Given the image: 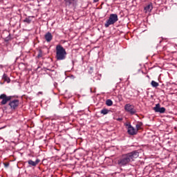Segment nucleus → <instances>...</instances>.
<instances>
[{"instance_id": "f257e3e1", "label": "nucleus", "mask_w": 177, "mask_h": 177, "mask_svg": "<svg viewBox=\"0 0 177 177\" xmlns=\"http://www.w3.org/2000/svg\"><path fill=\"white\" fill-rule=\"evenodd\" d=\"M139 157V152L138 151H133L128 153H125L122 155L120 159L118 160V165L119 167H125L129 164V162H132V161H135L136 158Z\"/></svg>"}, {"instance_id": "f03ea898", "label": "nucleus", "mask_w": 177, "mask_h": 177, "mask_svg": "<svg viewBox=\"0 0 177 177\" xmlns=\"http://www.w3.org/2000/svg\"><path fill=\"white\" fill-rule=\"evenodd\" d=\"M56 56L55 59L57 60H64L67 57V52L64 46L60 44L56 46Z\"/></svg>"}, {"instance_id": "7ed1b4c3", "label": "nucleus", "mask_w": 177, "mask_h": 177, "mask_svg": "<svg viewBox=\"0 0 177 177\" xmlns=\"http://www.w3.org/2000/svg\"><path fill=\"white\" fill-rule=\"evenodd\" d=\"M117 21H118V15H117V14H111L109 19L104 24V27L107 28L110 27V26H112V24L117 23Z\"/></svg>"}, {"instance_id": "20e7f679", "label": "nucleus", "mask_w": 177, "mask_h": 177, "mask_svg": "<svg viewBox=\"0 0 177 177\" xmlns=\"http://www.w3.org/2000/svg\"><path fill=\"white\" fill-rule=\"evenodd\" d=\"M124 110L127 111V113H129L131 114V115H133V114H136V109H135V106L131 104H127L124 106Z\"/></svg>"}, {"instance_id": "39448f33", "label": "nucleus", "mask_w": 177, "mask_h": 177, "mask_svg": "<svg viewBox=\"0 0 177 177\" xmlns=\"http://www.w3.org/2000/svg\"><path fill=\"white\" fill-rule=\"evenodd\" d=\"M0 99L1 100V104L3 106L12 100V96H8L6 94H1L0 95Z\"/></svg>"}, {"instance_id": "423d86ee", "label": "nucleus", "mask_w": 177, "mask_h": 177, "mask_svg": "<svg viewBox=\"0 0 177 177\" xmlns=\"http://www.w3.org/2000/svg\"><path fill=\"white\" fill-rule=\"evenodd\" d=\"M127 127H128L127 129V132L129 133V135H136V133H138V130H136V129L133 128V127H132V125L131 124H127Z\"/></svg>"}, {"instance_id": "0eeeda50", "label": "nucleus", "mask_w": 177, "mask_h": 177, "mask_svg": "<svg viewBox=\"0 0 177 177\" xmlns=\"http://www.w3.org/2000/svg\"><path fill=\"white\" fill-rule=\"evenodd\" d=\"M9 106L12 110H15L19 106V100H14L9 102Z\"/></svg>"}, {"instance_id": "6e6552de", "label": "nucleus", "mask_w": 177, "mask_h": 177, "mask_svg": "<svg viewBox=\"0 0 177 177\" xmlns=\"http://www.w3.org/2000/svg\"><path fill=\"white\" fill-rule=\"evenodd\" d=\"M44 38H45L46 42H50V41H52V39H53V36L52 35V33H50V32H48L44 35Z\"/></svg>"}, {"instance_id": "1a4fd4ad", "label": "nucleus", "mask_w": 177, "mask_h": 177, "mask_svg": "<svg viewBox=\"0 0 177 177\" xmlns=\"http://www.w3.org/2000/svg\"><path fill=\"white\" fill-rule=\"evenodd\" d=\"M41 160L39 159H37L35 162L32 161V160H29L28 161V164L29 165H31L32 167H37V165H38V164H39V162Z\"/></svg>"}, {"instance_id": "9d476101", "label": "nucleus", "mask_w": 177, "mask_h": 177, "mask_svg": "<svg viewBox=\"0 0 177 177\" xmlns=\"http://www.w3.org/2000/svg\"><path fill=\"white\" fill-rule=\"evenodd\" d=\"M145 12L147 13V12H151L153 10V5L149 4L147 6L145 7Z\"/></svg>"}, {"instance_id": "9b49d317", "label": "nucleus", "mask_w": 177, "mask_h": 177, "mask_svg": "<svg viewBox=\"0 0 177 177\" xmlns=\"http://www.w3.org/2000/svg\"><path fill=\"white\" fill-rule=\"evenodd\" d=\"M2 80H3L5 81V82H7L8 84H9V82H10V78H9V77H8L7 74L4 73L3 75Z\"/></svg>"}, {"instance_id": "f8f14e48", "label": "nucleus", "mask_w": 177, "mask_h": 177, "mask_svg": "<svg viewBox=\"0 0 177 177\" xmlns=\"http://www.w3.org/2000/svg\"><path fill=\"white\" fill-rule=\"evenodd\" d=\"M151 86H153V88H157V86H158L160 85V84H158V82L152 80L151 82Z\"/></svg>"}, {"instance_id": "ddd939ff", "label": "nucleus", "mask_w": 177, "mask_h": 177, "mask_svg": "<svg viewBox=\"0 0 177 177\" xmlns=\"http://www.w3.org/2000/svg\"><path fill=\"white\" fill-rule=\"evenodd\" d=\"M109 111H109V109H103L102 110H101L100 113L103 114V115H106V114H109Z\"/></svg>"}, {"instance_id": "4468645a", "label": "nucleus", "mask_w": 177, "mask_h": 177, "mask_svg": "<svg viewBox=\"0 0 177 177\" xmlns=\"http://www.w3.org/2000/svg\"><path fill=\"white\" fill-rule=\"evenodd\" d=\"M160 108H161V107H160V104H157L156 105V106L153 108V110H154V111H156V113H158V111H159V110H160Z\"/></svg>"}, {"instance_id": "2eb2a0df", "label": "nucleus", "mask_w": 177, "mask_h": 177, "mask_svg": "<svg viewBox=\"0 0 177 177\" xmlns=\"http://www.w3.org/2000/svg\"><path fill=\"white\" fill-rule=\"evenodd\" d=\"M106 106H113V101L110 99L106 100Z\"/></svg>"}, {"instance_id": "dca6fc26", "label": "nucleus", "mask_w": 177, "mask_h": 177, "mask_svg": "<svg viewBox=\"0 0 177 177\" xmlns=\"http://www.w3.org/2000/svg\"><path fill=\"white\" fill-rule=\"evenodd\" d=\"M158 113H160V114H164V113H165V108L161 107L160 109H159V111H158Z\"/></svg>"}, {"instance_id": "f3484780", "label": "nucleus", "mask_w": 177, "mask_h": 177, "mask_svg": "<svg viewBox=\"0 0 177 177\" xmlns=\"http://www.w3.org/2000/svg\"><path fill=\"white\" fill-rule=\"evenodd\" d=\"M136 127V131H137V132H138V131L139 129H140V128H142V122H140V123L137 124Z\"/></svg>"}, {"instance_id": "a211bd4d", "label": "nucleus", "mask_w": 177, "mask_h": 177, "mask_svg": "<svg viewBox=\"0 0 177 177\" xmlns=\"http://www.w3.org/2000/svg\"><path fill=\"white\" fill-rule=\"evenodd\" d=\"M73 1H75V0H64V2L66 3V5H71Z\"/></svg>"}, {"instance_id": "6ab92c4d", "label": "nucleus", "mask_w": 177, "mask_h": 177, "mask_svg": "<svg viewBox=\"0 0 177 177\" xmlns=\"http://www.w3.org/2000/svg\"><path fill=\"white\" fill-rule=\"evenodd\" d=\"M24 23H27L28 24H30V23H31V19H30V17L26 18L24 20Z\"/></svg>"}, {"instance_id": "aec40b11", "label": "nucleus", "mask_w": 177, "mask_h": 177, "mask_svg": "<svg viewBox=\"0 0 177 177\" xmlns=\"http://www.w3.org/2000/svg\"><path fill=\"white\" fill-rule=\"evenodd\" d=\"M38 59H40V57H42V51L39 50V54L37 55Z\"/></svg>"}, {"instance_id": "412c9836", "label": "nucleus", "mask_w": 177, "mask_h": 177, "mask_svg": "<svg viewBox=\"0 0 177 177\" xmlns=\"http://www.w3.org/2000/svg\"><path fill=\"white\" fill-rule=\"evenodd\" d=\"M46 70H47L48 71H52V73H55V74H56V72H55V71H53L52 69L46 68Z\"/></svg>"}, {"instance_id": "4be33fe9", "label": "nucleus", "mask_w": 177, "mask_h": 177, "mask_svg": "<svg viewBox=\"0 0 177 177\" xmlns=\"http://www.w3.org/2000/svg\"><path fill=\"white\" fill-rule=\"evenodd\" d=\"M5 168H8L9 167V163H3Z\"/></svg>"}, {"instance_id": "5701e85b", "label": "nucleus", "mask_w": 177, "mask_h": 177, "mask_svg": "<svg viewBox=\"0 0 177 177\" xmlns=\"http://www.w3.org/2000/svg\"><path fill=\"white\" fill-rule=\"evenodd\" d=\"M117 121H122V118H119L117 119Z\"/></svg>"}, {"instance_id": "b1692460", "label": "nucleus", "mask_w": 177, "mask_h": 177, "mask_svg": "<svg viewBox=\"0 0 177 177\" xmlns=\"http://www.w3.org/2000/svg\"><path fill=\"white\" fill-rule=\"evenodd\" d=\"M93 2H99V0H93Z\"/></svg>"}, {"instance_id": "393cba45", "label": "nucleus", "mask_w": 177, "mask_h": 177, "mask_svg": "<svg viewBox=\"0 0 177 177\" xmlns=\"http://www.w3.org/2000/svg\"><path fill=\"white\" fill-rule=\"evenodd\" d=\"M38 93L40 95H42V92H41V91H39Z\"/></svg>"}, {"instance_id": "a878e982", "label": "nucleus", "mask_w": 177, "mask_h": 177, "mask_svg": "<svg viewBox=\"0 0 177 177\" xmlns=\"http://www.w3.org/2000/svg\"><path fill=\"white\" fill-rule=\"evenodd\" d=\"M0 129H3V127L0 128Z\"/></svg>"}]
</instances>
